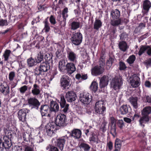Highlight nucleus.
I'll use <instances>...</instances> for the list:
<instances>
[{
	"label": "nucleus",
	"mask_w": 151,
	"mask_h": 151,
	"mask_svg": "<svg viewBox=\"0 0 151 151\" xmlns=\"http://www.w3.org/2000/svg\"><path fill=\"white\" fill-rule=\"evenodd\" d=\"M68 9L66 7L62 11V14L63 19H66L68 17Z\"/></svg>",
	"instance_id": "obj_45"
},
{
	"label": "nucleus",
	"mask_w": 151,
	"mask_h": 151,
	"mask_svg": "<svg viewBox=\"0 0 151 151\" xmlns=\"http://www.w3.org/2000/svg\"><path fill=\"white\" fill-rule=\"evenodd\" d=\"M53 55L52 54L47 53L45 55V58L46 61L48 62L52 59Z\"/></svg>",
	"instance_id": "obj_51"
},
{
	"label": "nucleus",
	"mask_w": 151,
	"mask_h": 151,
	"mask_svg": "<svg viewBox=\"0 0 151 151\" xmlns=\"http://www.w3.org/2000/svg\"><path fill=\"white\" fill-rule=\"evenodd\" d=\"M67 139V137L65 136L57 139L54 138L52 139V143L56 145L60 150L62 151L63 149L65 141Z\"/></svg>",
	"instance_id": "obj_5"
},
{
	"label": "nucleus",
	"mask_w": 151,
	"mask_h": 151,
	"mask_svg": "<svg viewBox=\"0 0 151 151\" xmlns=\"http://www.w3.org/2000/svg\"><path fill=\"white\" fill-rule=\"evenodd\" d=\"M135 57L134 55L130 56L127 60V62L130 64L133 63L135 60Z\"/></svg>",
	"instance_id": "obj_46"
},
{
	"label": "nucleus",
	"mask_w": 151,
	"mask_h": 151,
	"mask_svg": "<svg viewBox=\"0 0 151 151\" xmlns=\"http://www.w3.org/2000/svg\"><path fill=\"white\" fill-rule=\"evenodd\" d=\"M111 133L114 136L116 134V129L115 125L113 127L111 128Z\"/></svg>",
	"instance_id": "obj_60"
},
{
	"label": "nucleus",
	"mask_w": 151,
	"mask_h": 151,
	"mask_svg": "<svg viewBox=\"0 0 151 151\" xmlns=\"http://www.w3.org/2000/svg\"><path fill=\"white\" fill-rule=\"evenodd\" d=\"M50 105L51 111H52L56 112L59 110V105L56 102L51 101L50 103Z\"/></svg>",
	"instance_id": "obj_26"
},
{
	"label": "nucleus",
	"mask_w": 151,
	"mask_h": 151,
	"mask_svg": "<svg viewBox=\"0 0 151 151\" xmlns=\"http://www.w3.org/2000/svg\"><path fill=\"white\" fill-rule=\"evenodd\" d=\"M110 15V19H117L120 17V12L117 9H112Z\"/></svg>",
	"instance_id": "obj_23"
},
{
	"label": "nucleus",
	"mask_w": 151,
	"mask_h": 151,
	"mask_svg": "<svg viewBox=\"0 0 151 151\" xmlns=\"http://www.w3.org/2000/svg\"><path fill=\"white\" fill-rule=\"evenodd\" d=\"M9 87L6 85L4 86L3 84L0 83V93L6 95L9 93Z\"/></svg>",
	"instance_id": "obj_22"
},
{
	"label": "nucleus",
	"mask_w": 151,
	"mask_h": 151,
	"mask_svg": "<svg viewBox=\"0 0 151 151\" xmlns=\"http://www.w3.org/2000/svg\"><path fill=\"white\" fill-rule=\"evenodd\" d=\"M29 110L26 108H24L19 110L18 112V117L19 121L24 122L26 121L27 114Z\"/></svg>",
	"instance_id": "obj_10"
},
{
	"label": "nucleus",
	"mask_w": 151,
	"mask_h": 151,
	"mask_svg": "<svg viewBox=\"0 0 151 151\" xmlns=\"http://www.w3.org/2000/svg\"><path fill=\"white\" fill-rule=\"evenodd\" d=\"M129 101L133 107L136 109L138 107L137 98L132 97L129 99Z\"/></svg>",
	"instance_id": "obj_33"
},
{
	"label": "nucleus",
	"mask_w": 151,
	"mask_h": 151,
	"mask_svg": "<svg viewBox=\"0 0 151 151\" xmlns=\"http://www.w3.org/2000/svg\"><path fill=\"white\" fill-rule=\"evenodd\" d=\"M119 47L120 49L122 51L124 52L128 48L127 43L125 41H122L119 42Z\"/></svg>",
	"instance_id": "obj_35"
},
{
	"label": "nucleus",
	"mask_w": 151,
	"mask_h": 151,
	"mask_svg": "<svg viewBox=\"0 0 151 151\" xmlns=\"http://www.w3.org/2000/svg\"><path fill=\"white\" fill-rule=\"evenodd\" d=\"M50 21L52 24H54L56 23L55 18L53 15L50 16Z\"/></svg>",
	"instance_id": "obj_59"
},
{
	"label": "nucleus",
	"mask_w": 151,
	"mask_h": 151,
	"mask_svg": "<svg viewBox=\"0 0 151 151\" xmlns=\"http://www.w3.org/2000/svg\"><path fill=\"white\" fill-rule=\"evenodd\" d=\"M81 132L78 129H75L71 131V136L75 139L80 138L81 135Z\"/></svg>",
	"instance_id": "obj_20"
},
{
	"label": "nucleus",
	"mask_w": 151,
	"mask_h": 151,
	"mask_svg": "<svg viewBox=\"0 0 151 151\" xmlns=\"http://www.w3.org/2000/svg\"><path fill=\"white\" fill-rule=\"evenodd\" d=\"M98 88L97 83L95 81L93 82L90 86V88L91 90L95 92L97 91Z\"/></svg>",
	"instance_id": "obj_40"
},
{
	"label": "nucleus",
	"mask_w": 151,
	"mask_h": 151,
	"mask_svg": "<svg viewBox=\"0 0 151 151\" xmlns=\"http://www.w3.org/2000/svg\"><path fill=\"white\" fill-rule=\"evenodd\" d=\"M89 141L96 144H98L100 141L98 136L94 133L92 134L91 137L89 138Z\"/></svg>",
	"instance_id": "obj_30"
},
{
	"label": "nucleus",
	"mask_w": 151,
	"mask_h": 151,
	"mask_svg": "<svg viewBox=\"0 0 151 151\" xmlns=\"http://www.w3.org/2000/svg\"><path fill=\"white\" fill-rule=\"evenodd\" d=\"M151 113V107L146 106L144 108L142 111V115L149 116Z\"/></svg>",
	"instance_id": "obj_34"
},
{
	"label": "nucleus",
	"mask_w": 151,
	"mask_h": 151,
	"mask_svg": "<svg viewBox=\"0 0 151 151\" xmlns=\"http://www.w3.org/2000/svg\"><path fill=\"white\" fill-rule=\"evenodd\" d=\"M65 98L68 101L72 102L76 99L77 95L73 91H68L66 94Z\"/></svg>",
	"instance_id": "obj_15"
},
{
	"label": "nucleus",
	"mask_w": 151,
	"mask_h": 151,
	"mask_svg": "<svg viewBox=\"0 0 151 151\" xmlns=\"http://www.w3.org/2000/svg\"><path fill=\"white\" fill-rule=\"evenodd\" d=\"M67 120V117L65 115L60 114L56 117L55 124L57 126H64L66 125Z\"/></svg>",
	"instance_id": "obj_6"
},
{
	"label": "nucleus",
	"mask_w": 151,
	"mask_h": 151,
	"mask_svg": "<svg viewBox=\"0 0 151 151\" xmlns=\"http://www.w3.org/2000/svg\"><path fill=\"white\" fill-rule=\"evenodd\" d=\"M24 151H33V150L30 146H26L25 147Z\"/></svg>",
	"instance_id": "obj_64"
},
{
	"label": "nucleus",
	"mask_w": 151,
	"mask_h": 151,
	"mask_svg": "<svg viewBox=\"0 0 151 151\" xmlns=\"http://www.w3.org/2000/svg\"><path fill=\"white\" fill-rule=\"evenodd\" d=\"M32 93L34 96H37L40 94V90L39 86L36 84L33 85V86L32 90Z\"/></svg>",
	"instance_id": "obj_25"
},
{
	"label": "nucleus",
	"mask_w": 151,
	"mask_h": 151,
	"mask_svg": "<svg viewBox=\"0 0 151 151\" xmlns=\"http://www.w3.org/2000/svg\"><path fill=\"white\" fill-rule=\"evenodd\" d=\"M147 50L146 46H142L139 49L138 52V55L139 56L143 54L145 51Z\"/></svg>",
	"instance_id": "obj_49"
},
{
	"label": "nucleus",
	"mask_w": 151,
	"mask_h": 151,
	"mask_svg": "<svg viewBox=\"0 0 151 151\" xmlns=\"http://www.w3.org/2000/svg\"><path fill=\"white\" fill-rule=\"evenodd\" d=\"M65 61L64 60H61L59 63L58 67L59 70L62 72L65 69Z\"/></svg>",
	"instance_id": "obj_39"
},
{
	"label": "nucleus",
	"mask_w": 151,
	"mask_h": 151,
	"mask_svg": "<svg viewBox=\"0 0 151 151\" xmlns=\"http://www.w3.org/2000/svg\"><path fill=\"white\" fill-rule=\"evenodd\" d=\"M37 63V61L33 58H30L27 59V64L29 67L33 66L36 65Z\"/></svg>",
	"instance_id": "obj_37"
},
{
	"label": "nucleus",
	"mask_w": 151,
	"mask_h": 151,
	"mask_svg": "<svg viewBox=\"0 0 151 151\" xmlns=\"http://www.w3.org/2000/svg\"><path fill=\"white\" fill-rule=\"evenodd\" d=\"M111 24L113 26H117L120 25L121 22L120 18H119L117 19H111Z\"/></svg>",
	"instance_id": "obj_32"
},
{
	"label": "nucleus",
	"mask_w": 151,
	"mask_h": 151,
	"mask_svg": "<svg viewBox=\"0 0 151 151\" xmlns=\"http://www.w3.org/2000/svg\"><path fill=\"white\" fill-rule=\"evenodd\" d=\"M147 50L146 51L147 53L149 55H151V46H146Z\"/></svg>",
	"instance_id": "obj_61"
},
{
	"label": "nucleus",
	"mask_w": 151,
	"mask_h": 151,
	"mask_svg": "<svg viewBox=\"0 0 151 151\" xmlns=\"http://www.w3.org/2000/svg\"><path fill=\"white\" fill-rule=\"evenodd\" d=\"M45 31L46 32H49L50 29V24L48 21L46 20L44 22Z\"/></svg>",
	"instance_id": "obj_48"
},
{
	"label": "nucleus",
	"mask_w": 151,
	"mask_h": 151,
	"mask_svg": "<svg viewBox=\"0 0 151 151\" xmlns=\"http://www.w3.org/2000/svg\"><path fill=\"white\" fill-rule=\"evenodd\" d=\"M40 111L42 116H51V109L48 106L46 105H41L40 108Z\"/></svg>",
	"instance_id": "obj_11"
},
{
	"label": "nucleus",
	"mask_w": 151,
	"mask_h": 151,
	"mask_svg": "<svg viewBox=\"0 0 151 151\" xmlns=\"http://www.w3.org/2000/svg\"><path fill=\"white\" fill-rule=\"evenodd\" d=\"M15 76V73L14 71H11L9 75V79L10 81H12Z\"/></svg>",
	"instance_id": "obj_50"
},
{
	"label": "nucleus",
	"mask_w": 151,
	"mask_h": 151,
	"mask_svg": "<svg viewBox=\"0 0 151 151\" xmlns=\"http://www.w3.org/2000/svg\"><path fill=\"white\" fill-rule=\"evenodd\" d=\"M46 127L47 134L50 137H51L54 134L55 131L57 129L56 125L54 123L48 124Z\"/></svg>",
	"instance_id": "obj_8"
},
{
	"label": "nucleus",
	"mask_w": 151,
	"mask_h": 151,
	"mask_svg": "<svg viewBox=\"0 0 151 151\" xmlns=\"http://www.w3.org/2000/svg\"><path fill=\"white\" fill-rule=\"evenodd\" d=\"M8 25V22L6 20L1 19L0 20V26H6Z\"/></svg>",
	"instance_id": "obj_54"
},
{
	"label": "nucleus",
	"mask_w": 151,
	"mask_h": 151,
	"mask_svg": "<svg viewBox=\"0 0 151 151\" xmlns=\"http://www.w3.org/2000/svg\"><path fill=\"white\" fill-rule=\"evenodd\" d=\"M117 124L118 127L121 129H122L124 125V122L122 120H119Z\"/></svg>",
	"instance_id": "obj_55"
},
{
	"label": "nucleus",
	"mask_w": 151,
	"mask_h": 151,
	"mask_svg": "<svg viewBox=\"0 0 151 151\" xmlns=\"http://www.w3.org/2000/svg\"><path fill=\"white\" fill-rule=\"evenodd\" d=\"M131 85L133 88H136L140 84V78L136 75H134L129 79Z\"/></svg>",
	"instance_id": "obj_12"
},
{
	"label": "nucleus",
	"mask_w": 151,
	"mask_h": 151,
	"mask_svg": "<svg viewBox=\"0 0 151 151\" xmlns=\"http://www.w3.org/2000/svg\"><path fill=\"white\" fill-rule=\"evenodd\" d=\"M28 103L30 107L37 109L40 105L38 100L34 98H30L28 100Z\"/></svg>",
	"instance_id": "obj_13"
},
{
	"label": "nucleus",
	"mask_w": 151,
	"mask_h": 151,
	"mask_svg": "<svg viewBox=\"0 0 151 151\" xmlns=\"http://www.w3.org/2000/svg\"><path fill=\"white\" fill-rule=\"evenodd\" d=\"M121 141L119 139H116L115 140V149L114 150L119 151L121 147Z\"/></svg>",
	"instance_id": "obj_41"
},
{
	"label": "nucleus",
	"mask_w": 151,
	"mask_h": 151,
	"mask_svg": "<svg viewBox=\"0 0 151 151\" xmlns=\"http://www.w3.org/2000/svg\"><path fill=\"white\" fill-rule=\"evenodd\" d=\"M70 80L69 77L65 75L63 76L60 79L61 86L63 89H67L70 86Z\"/></svg>",
	"instance_id": "obj_9"
},
{
	"label": "nucleus",
	"mask_w": 151,
	"mask_h": 151,
	"mask_svg": "<svg viewBox=\"0 0 151 151\" xmlns=\"http://www.w3.org/2000/svg\"><path fill=\"white\" fill-rule=\"evenodd\" d=\"M50 68L49 63L47 62L41 63L38 68L36 69L35 73L40 77H43L45 75V72Z\"/></svg>",
	"instance_id": "obj_1"
},
{
	"label": "nucleus",
	"mask_w": 151,
	"mask_h": 151,
	"mask_svg": "<svg viewBox=\"0 0 151 151\" xmlns=\"http://www.w3.org/2000/svg\"><path fill=\"white\" fill-rule=\"evenodd\" d=\"M60 103L61 108V111L65 114L68 113L69 105L66 104V101L64 96H62L61 97Z\"/></svg>",
	"instance_id": "obj_14"
},
{
	"label": "nucleus",
	"mask_w": 151,
	"mask_h": 151,
	"mask_svg": "<svg viewBox=\"0 0 151 151\" xmlns=\"http://www.w3.org/2000/svg\"><path fill=\"white\" fill-rule=\"evenodd\" d=\"M30 134L27 132H24L23 134V138L24 141L27 142L29 140Z\"/></svg>",
	"instance_id": "obj_47"
},
{
	"label": "nucleus",
	"mask_w": 151,
	"mask_h": 151,
	"mask_svg": "<svg viewBox=\"0 0 151 151\" xmlns=\"http://www.w3.org/2000/svg\"><path fill=\"white\" fill-rule=\"evenodd\" d=\"M129 109L127 105H123L120 108V111L121 114L124 115L128 113L129 111Z\"/></svg>",
	"instance_id": "obj_31"
},
{
	"label": "nucleus",
	"mask_w": 151,
	"mask_h": 151,
	"mask_svg": "<svg viewBox=\"0 0 151 151\" xmlns=\"http://www.w3.org/2000/svg\"><path fill=\"white\" fill-rule=\"evenodd\" d=\"M149 116L142 115V116L141 117L139 120L140 125L143 127L145 126L144 124L149 122Z\"/></svg>",
	"instance_id": "obj_24"
},
{
	"label": "nucleus",
	"mask_w": 151,
	"mask_h": 151,
	"mask_svg": "<svg viewBox=\"0 0 151 151\" xmlns=\"http://www.w3.org/2000/svg\"><path fill=\"white\" fill-rule=\"evenodd\" d=\"M46 149L47 150H49L50 151H59L57 147L50 145L47 147Z\"/></svg>",
	"instance_id": "obj_44"
},
{
	"label": "nucleus",
	"mask_w": 151,
	"mask_h": 151,
	"mask_svg": "<svg viewBox=\"0 0 151 151\" xmlns=\"http://www.w3.org/2000/svg\"><path fill=\"white\" fill-rule=\"evenodd\" d=\"M114 59L112 58H110L106 61V68L107 69H109L112 66Z\"/></svg>",
	"instance_id": "obj_42"
},
{
	"label": "nucleus",
	"mask_w": 151,
	"mask_h": 151,
	"mask_svg": "<svg viewBox=\"0 0 151 151\" xmlns=\"http://www.w3.org/2000/svg\"><path fill=\"white\" fill-rule=\"evenodd\" d=\"M107 146L110 150H111L113 148V143L111 141H109L107 142Z\"/></svg>",
	"instance_id": "obj_63"
},
{
	"label": "nucleus",
	"mask_w": 151,
	"mask_h": 151,
	"mask_svg": "<svg viewBox=\"0 0 151 151\" xmlns=\"http://www.w3.org/2000/svg\"><path fill=\"white\" fill-rule=\"evenodd\" d=\"M102 23L100 20L96 19L94 22L93 28L94 29L98 30L102 26Z\"/></svg>",
	"instance_id": "obj_36"
},
{
	"label": "nucleus",
	"mask_w": 151,
	"mask_h": 151,
	"mask_svg": "<svg viewBox=\"0 0 151 151\" xmlns=\"http://www.w3.org/2000/svg\"><path fill=\"white\" fill-rule=\"evenodd\" d=\"M104 70V68L98 66H95L91 69L92 74L94 76H97L102 74Z\"/></svg>",
	"instance_id": "obj_16"
},
{
	"label": "nucleus",
	"mask_w": 151,
	"mask_h": 151,
	"mask_svg": "<svg viewBox=\"0 0 151 151\" xmlns=\"http://www.w3.org/2000/svg\"><path fill=\"white\" fill-rule=\"evenodd\" d=\"M127 35L126 32H123L119 35L120 40H124L125 39L127 38Z\"/></svg>",
	"instance_id": "obj_56"
},
{
	"label": "nucleus",
	"mask_w": 151,
	"mask_h": 151,
	"mask_svg": "<svg viewBox=\"0 0 151 151\" xmlns=\"http://www.w3.org/2000/svg\"><path fill=\"white\" fill-rule=\"evenodd\" d=\"M2 139L3 149L4 148L6 149H9L12 145L10 141L7 137H3Z\"/></svg>",
	"instance_id": "obj_19"
},
{
	"label": "nucleus",
	"mask_w": 151,
	"mask_h": 151,
	"mask_svg": "<svg viewBox=\"0 0 151 151\" xmlns=\"http://www.w3.org/2000/svg\"><path fill=\"white\" fill-rule=\"evenodd\" d=\"M105 104V101L102 100L96 102L95 106L96 112L99 114H103L106 111Z\"/></svg>",
	"instance_id": "obj_4"
},
{
	"label": "nucleus",
	"mask_w": 151,
	"mask_h": 151,
	"mask_svg": "<svg viewBox=\"0 0 151 151\" xmlns=\"http://www.w3.org/2000/svg\"><path fill=\"white\" fill-rule=\"evenodd\" d=\"M106 123L104 122L102 123L101 125V129H102V130L103 132H104L106 131Z\"/></svg>",
	"instance_id": "obj_62"
},
{
	"label": "nucleus",
	"mask_w": 151,
	"mask_h": 151,
	"mask_svg": "<svg viewBox=\"0 0 151 151\" xmlns=\"http://www.w3.org/2000/svg\"><path fill=\"white\" fill-rule=\"evenodd\" d=\"M43 58V55L40 52V53L38 55L37 59L35 60L37 61V63H39L42 60Z\"/></svg>",
	"instance_id": "obj_52"
},
{
	"label": "nucleus",
	"mask_w": 151,
	"mask_h": 151,
	"mask_svg": "<svg viewBox=\"0 0 151 151\" xmlns=\"http://www.w3.org/2000/svg\"><path fill=\"white\" fill-rule=\"evenodd\" d=\"M83 39V36L80 32H73L71 36V42L76 45H78L81 43Z\"/></svg>",
	"instance_id": "obj_3"
},
{
	"label": "nucleus",
	"mask_w": 151,
	"mask_h": 151,
	"mask_svg": "<svg viewBox=\"0 0 151 151\" xmlns=\"http://www.w3.org/2000/svg\"><path fill=\"white\" fill-rule=\"evenodd\" d=\"M27 89L28 86H27L24 85L21 87L20 88L19 91L21 93L23 94L27 90Z\"/></svg>",
	"instance_id": "obj_53"
},
{
	"label": "nucleus",
	"mask_w": 151,
	"mask_h": 151,
	"mask_svg": "<svg viewBox=\"0 0 151 151\" xmlns=\"http://www.w3.org/2000/svg\"><path fill=\"white\" fill-rule=\"evenodd\" d=\"M126 68V66L124 63L122 62H119V69L120 70H123Z\"/></svg>",
	"instance_id": "obj_58"
},
{
	"label": "nucleus",
	"mask_w": 151,
	"mask_h": 151,
	"mask_svg": "<svg viewBox=\"0 0 151 151\" xmlns=\"http://www.w3.org/2000/svg\"><path fill=\"white\" fill-rule=\"evenodd\" d=\"M99 65H98L99 67H101L104 68V65H105V61L104 60L101 58L100 59L99 61Z\"/></svg>",
	"instance_id": "obj_57"
},
{
	"label": "nucleus",
	"mask_w": 151,
	"mask_h": 151,
	"mask_svg": "<svg viewBox=\"0 0 151 151\" xmlns=\"http://www.w3.org/2000/svg\"><path fill=\"white\" fill-rule=\"evenodd\" d=\"M76 78L80 81L85 80L87 79V76L85 74H78L76 75Z\"/></svg>",
	"instance_id": "obj_38"
},
{
	"label": "nucleus",
	"mask_w": 151,
	"mask_h": 151,
	"mask_svg": "<svg viewBox=\"0 0 151 151\" xmlns=\"http://www.w3.org/2000/svg\"><path fill=\"white\" fill-rule=\"evenodd\" d=\"M109 78L108 76H104L100 80V87L101 88H104L108 84Z\"/></svg>",
	"instance_id": "obj_18"
},
{
	"label": "nucleus",
	"mask_w": 151,
	"mask_h": 151,
	"mask_svg": "<svg viewBox=\"0 0 151 151\" xmlns=\"http://www.w3.org/2000/svg\"><path fill=\"white\" fill-rule=\"evenodd\" d=\"M67 57L68 60L70 61L76 63L77 56L73 51L71 50H68L67 52Z\"/></svg>",
	"instance_id": "obj_17"
},
{
	"label": "nucleus",
	"mask_w": 151,
	"mask_h": 151,
	"mask_svg": "<svg viewBox=\"0 0 151 151\" xmlns=\"http://www.w3.org/2000/svg\"><path fill=\"white\" fill-rule=\"evenodd\" d=\"M123 79L121 76H116L113 78L111 83V87L115 90L121 88L123 84Z\"/></svg>",
	"instance_id": "obj_2"
},
{
	"label": "nucleus",
	"mask_w": 151,
	"mask_h": 151,
	"mask_svg": "<svg viewBox=\"0 0 151 151\" xmlns=\"http://www.w3.org/2000/svg\"><path fill=\"white\" fill-rule=\"evenodd\" d=\"M66 68L68 73L70 74L73 73L76 70L74 64L72 63H68L66 65Z\"/></svg>",
	"instance_id": "obj_21"
},
{
	"label": "nucleus",
	"mask_w": 151,
	"mask_h": 151,
	"mask_svg": "<svg viewBox=\"0 0 151 151\" xmlns=\"http://www.w3.org/2000/svg\"><path fill=\"white\" fill-rule=\"evenodd\" d=\"M71 29L73 30H75L78 28L80 26L79 22L73 21L70 24Z\"/></svg>",
	"instance_id": "obj_29"
},
{
	"label": "nucleus",
	"mask_w": 151,
	"mask_h": 151,
	"mask_svg": "<svg viewBox=\"0 0 151 151\" xmlns=\"http://www.w3.org/2000/svg\"><path fill=\"white\" fill-rule=\"evenodd\" d=\"M143 8L147 12H148L151 6V3L148 0H145L143 2Z\"/></svg>",
	"instance_id": "obj_28"
},
{
	"label": "nucleus",
	"mask_w": 151,
	"mask_h": 151,
	"mask_svg": "<svg viewBox=\"0 0 151 151\" xmlns=\"http://www.w3.org/2000/svg\"><path fill=\"white\" fill-rule=\"evenodd\" d=\"M11 53V51L9 50H6L4 52L3 56L4 58L5 61H7Z\"/></svg>",
	"instance_id": "obj_43"
},
{
	"label": "nucleus",
	"mask_w": 151,
	"mask_h": 151,
	"mask_svg": "<svg viewBox=\"0 0 151 151\" xmlns=\"http://www.w3.org/2000/svg\"><path fill=\"white\" fill-rule=\"evenodd\" d=\"M79 147L84 151H90L91 148V146L90 145L84 142L81 143L79 145Z\"/></svg>",
	"instance_id": "obj_27"
},
{
	"label": "nucleus",
	"mask_w": 151,
	"mask_h": 151,
	"mask_svg": "<svg viewBox=\"0 0 151 151\" xmlns=\"http://www.w3.org/2000/svg\"><path fill=\"white\" fill-rule=\"evenodd\" d=\"M80 100L81 102L85 104H88L91 101V96L87 92L82 93L80 95Z\"/></svg>",
	"instance_id": "obj_7"
}]
</instances>
